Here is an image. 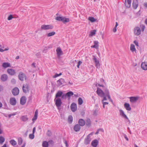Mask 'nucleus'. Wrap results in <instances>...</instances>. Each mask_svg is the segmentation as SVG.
<instances>
[{"mask_svg": "<svg viewBox=\"0 0 147 147\" xmlns=\"http://www.w3.org/2000/svg\"><path fill=\"white\" fill-rule=\"evenodd\" d=\"M98 142L97 140H94L92 142L91 145L94 147H96L98 145Z\"/></svg>", "mask_w": 147, "mask_h": 147, "instance_id": "nucleus-24", "label": "nucleus"}, {"mask_svg": "<svg viewBox=\"0 0 147 147\" xmlns=\"http://www.w3.org/2000/svg\"><path fill=\"white\" fill-rule=\"evenodd\" d=\"M16 100L14 97L11 98L10 99L9 103L12 105H15L16 104Z\"/></svg>", "mask_w": 147, "mask_h": 147, "instance_id": "nucleus-12", "label": "nucleus"}, {"mask_svg": "<svg viewBox=\"0 0 147 147\" xmlns=\"http://www.w3.org/2000/svg\"><path fill=\"white\" fill-rule=\"evenodd\" d=\"M23 91L25 93H27L29 90V87L27 84H24L22 87Z\"/></svg>", "mask_w": 147, "mask_h": 147, "instance_id": "nucleus-9", "label": "nucleus"}, {"mask_svg": "<svg viewBox=\"0 0 147 147\" xmlns=\"http://www.w3.org/2000/svg\"><path fill=\"white\" fill-rule=\"evenodd\" d=\"M2 66L3 67L5 68L9 67H11V64L10 63L8 62H4L2 64Z\"/></svg>", "mask_w": 147, "mask_h": 147, "instance_id": "nucleus-22", "label": "nucleus"}, {"mask_svg": "<svg viewBox=\"0 0 147 147\" xmlns=\"http://www.w3.org/2000/svg\"><path fill=\"white\" fill-rule=\"evenodd\" d=\"M63 94V92L60 90L58 91L55 95V98H59V97H61Z\"/></svg>", "mask_w": 147, "mask_h": 147, "instance_id": "nucleus-20", "label": "nucleus"}, {"mask_svg": "<svg viewBox=\"0 0 147 147\" xmlns=\"http://www.w3.org/2000/svg\"><path fill=\"white\" fill-rule=\"evenodd\" d=\"M144 6L145 7L147 8V3H145L144 4Z\"/></svg>", "mask_w": 147, "mask_h": 147, "instance_id": "nucleus-64", "label": "nucleus"}, {"mask_svg": "<svg viewBox=\"0 0 147 147\" xmlns=\"http://www.w3.org/2000/svg\"><path fill=\"white\" fill-rule=\"evenodd\" d=\"M62 75L61 73H60L59 74H56L55 75L53 76V78H56L58 76H61Z\"/></svg>", "mask_w": 147, "mask_h": 147, "instance_id": "nucleus-47", "label": "nucleus"}, {"mask_svg": "<svg viewBox=\"0 0 147 147\" xmlns=\"http://www.w3.org/2000/svg\"><path fill=\"white\" fill-rule=\"evenodd\" d=\"M48 142L49 144H53V142L51 140H49Z\"/></svg>", "mask_w": 147, "mask_h": 147, "instance_id": "nucleus-55", "label": "nucleus"}, {"mask_svg": "<svg viewBox=\"0 0 147 147\" xmlns=\"http://www.w3.org/2000/svg\"><path fill=\"white\" fill-rule=\"evenodd\" d=\"M80 126L79 124H76L74 127V129L76 131H79L80 129Z\"/></svg>", "mask_w": 147, "mask_h": 147, "instance_id": "nucleus-26", "label": "nucleus"}, {"mask_svg": "<svg viewBox=\"0 0 147 147\" xmlns=\"http://www.w3.org/2000/svg\"><path fill=\"white\" fill-rule=\"evenodd\" d=\"M13 18V16L12 15H10L8 18L7 19L9 20H10Z\"/></svg>", "mask_w": 147, "mask_h": 147, "instance_id": "nucleus-52", "label": "nucleus"}, {"mask_svg": "<svg viewBox=\"0 0 147 147\" xmlns=\"http://www.w3.org/2000/svg\"><path fill=\"white\" fill-rule=\"evenodd\" d=\"M11 82L12 83L14 84L16 82V80L14 79H13L11 80Z\"/></svg>", "mask_w": 147, "mask_h": 147, "instance_id": "nucleus-58", "label": "nucleus"}, {"mask_svg": "<svg viewBox=\"0 0 147 147\" xmlns=\"http://www.w3.org/2000/svg\"><path fill=\"white\" fill-rule=\"evenodd\" d=\"M16 115L15 113H13L9 115L8 116L9 118H10L12 116H14Z\"/></svg>", "mask_w": 147, "mask_h": 147, "instance_id": "nucleus-53", "label": "nucleus"}, {"mask_svg": "<svg viewBox=\"0 0 147 147\" xmlns=\"http://www.w3.org/2000/svg\"><path fill=\"white\" fill-rule=\"evenodd\" d=\"M63 17L62 16H57L56 18V20H58L59 21H62V19L63 18Z\"/></svg>", "mask_w": 147, "mask_h": 147, "instance_id": "nucleus-42", "label": "nucleus"}, {"mask_svg": "<svg viewBox=\"0 0 147 147\" xmlns=\"http://www.w3.org/2000/svg\"><path fill=\"white\" fill-rule=\"evenodd\" d=\"M134 43L135 44V45L137 46L138 47V41L137 40H134Z\"/></svg>", "mask_w": 147, "mask_h": 147, "instance_id": "nucleus-51", "label": "nucleus"}, {"mask_svg": "<svg viewBox=\"0 0 147 147\" xmlns=\"http://www.w3.org/2000/svg\"><path fill=\"white\" fill-rule=\"evenodd\" d=\"M28 119L27 116L26 115L23 116L21 117V119L24 122L28 121Z\"/></svg>", "mask_w": 147, "mask_h": 147, "instance_id": "nucleus-29", "label": "nucleus"}, {"mask_svg": "<svg viewBox=\"0 0 147 147\" xmlns=\"http://www.w3.org/2000/svg\"><path fill=\"white\" fill-rule=\"evenodd\" d=\"M57 82L58 86L62 87L63 86V84H64L65 80L63 79L60 78L57 81Z\"/></svg>", "mask_w": 147, "mask_h": 147, "instance_id": "nucleus-7", "label": "nucleus"}, {"mask_svg": "<svg viewBox=\"0 0 147 147\" xmlns=\"http://www.w3.org/2000/svg\"><path fill=\"white\" fill-rule=\"evenodd\" d=\"M104 93L105 95L107 97L109 95H110L109 90L107 89H106L105 90Z\"/></svg>", "mask_w": 147, "mask_h": 147, "instance_id": "nucleus-40", "label": "nucleus"}, {"mask_svg": "<svg viewBox=\"0 0 147 147\" xmlns=\"http://www.w3.org/2000/svg\"><path fill=\"white\" fill-rule=\"evenodd\" d=\"M93 132H92L88 135L87 137L84 139V143L85 144L87 145L90 144V142L91 140L90 138L91 136L93 135Z\"/></svg>", "mask_w": 147, "mask_h": 147, "instance_id": "nucleus-2", "label": "nucleus"}, {"mask_svg": "<svg viewBox=\"0 0 147 147\" xmlns=\"http://www.w3.org/2000/svg\"><path fill=\"white\" fill-rule=\"evenodd\" d=\"M73 118L72 116L71 115L69 116L68 118V121L70 123H71L73 121Z\"/></svg>", "mask_w": 147, "mask_h": 147, "instance_id": "nucleus-39", "label": "nucleus"}, {"mask_svg": "<svg viewBox=\"0 0 147 147\" xmlns=\"http://www.w3.org/2000/svg\"><path fill=\"white\" fill-rule=\"evenodd\" d=\"M113 31L114 32H115L117 31V29L116 28L114 27L113 29Z\"/></svg>", "mask_w": 147, "mask_h": 147, "instance_id": "nucleus-63", "label": "nucleus"}, {"mask_svg": "<svg viewBox=\"0 0 147 147\" xmlns=\"http://www.w3.org/2000/svg\"><path fill=\"white\" fill-rule=\"evenodd\" d=\"M130 49L133 52L136 51V49L135 46L133 44H131L130 46Z\"/></svg>", "mask_w": 147, "mask_h": 147, "instance_id": "nucleus-32", "label": "nucleus"}, {"mask_svg": "<svg viewBox=\"0 0 147 147\" xmlns=\"http://www.w3.org/2000/svg\"><path fill=\"white\" fill-rule=\"evenodd\" d=\"M140 27L141 28L142 31V32L144 31L145 28V26L144 25H140Z\"/></svg>", "mask_w": 147, "mask_h": 147, "instance_id": "nucleus-48", "label": "nucleus"}, {"mask_svg": "<svg viewBox=\"0 0 147 147\" xmlns=\"http://www.w3.org/2000/svg\"><path fill=\"white\" fill-rule=\"evenodd\" d=\"M96 31L95 30H92L90 32L89 34L90 36H92L94 35H95L96 34Z\"/></svg>", "mask_w": 147, "mask_h": 147, "instance_id": "nucleus-37", "label": "nucleus"}, {"mask_svg": "<svg viewBox=\"0 0 147 147\" xmlns=\"http://www.w3.org/2000/svg\"><path fill=\"white\" fill-rule=\"evenodd\" d=\"M19 93V90L17 87L15 88L12 90V93L14 96L18 95Z\"/></svg>", "mask_w": 147, "mask_h": 147, "instance_id": "nucleus-11", "label": "nucleus"}, {"mask_svg": "<svg viewBox=\"0 0 147 147\" xmlns=\"http://www.w3.org/2000/svg\"><path fill=\"white\" fill-rule=\"evenodd\" d=\"M38 111L36 110L35 112L34 116L32 119V121H35L37 119L38 117Z\"/></svg>", "mask_w": 147, "mask_h": 147, "instance_id": "nucleus-25", "label": "nucleus"}, {"mask_svg": "<svg viewBox=\"0 0 147 147\" xmlns=\"http://www.w3.org/2000/svg\"><path fill=\"white\" fill-rule=\"evenodd\" d=\"M56 51L58 57L60 56L63 54V51L60 47H58L56 50Z\"/></svg>", "mask_w": 147, "mask_h": 147, "instance_id": "nucleus-15", "label": "nucleus"}, {"mask_svg": "<svg viewBox=\"0 0 147 147\" xmlns=\"http://www.w3.org/2000/svg\"><path fill=\"white\" fill-rule=\"evenodd\" d=\"M71 110L73 112H75L77 109V107L76 104L74 103H72L70 106Z\"/></svg>", "mask_w": 147, "mask_h": 147, "instance_id": "nucleus-10", "label": "nucleus"}, {"mask_svg": "<svg viewBox=\"0 0 147 147\" xmlns=\"http://www.w3.org/2000/svg\"><path fill=\"white\" fill-rule=\"evenodd\" d=\"M35 130H36V127H34L33 129L32 134H34L35 131Z\"/></svg>", "mask_w": 147, "mask_h": 147, "instance_id": "nucleus-61", "label": "nucleus"}, {"mask_svg": "<svg viewBox=\"0 0 147 147\" xmlns=\"http://www.w3.org/2000/svg\"><path fill=\"white\" fill-rule=\"evenodd\" d=\"M82 63V62L81 61H79L78 63V65H77V67L78 68H79L80 67V65Z\"/></svg>", "mask_w": 147, "mask_h": 147, "instance_id": "nucleus-49", "label": "nucleus"}, {"mask_svg": "<svg viewBox=\"0 0 147 147\" xmlns=\"http://www.w3.org/2000/svg\"><path fill=\"white\" fill-rule=\"evenodd\" d=\"M131 2V0H125V4L127 7L129 8L130 7Z\"/></svg>", "mask_w": 147, "mask_h": 147, "instance_id": "nucleus-17", "label": "nucleus"}, {"mask_svg": "<svg viewBox=\"0 0 147 147\" xmlns=\"http://www.w3.org/2000/svg\"><path fill=\"white\" fill-rule=\"evenodd\" d=\"M62 22L64 24H66L69 21V19L68 18H66L65 17H63L62 19Z\"/></svg>", "mask_w": 147, "mask_h": 147, "instance_id": "nucleus-31", "label": "nucleus"}, {"mask_svg": "<svg viewBox=\"0 0 147 147\" xmlns=\"http://www.w3.org/2000/svg\"><path fill=\"white\" fill-rule=\"evenodd\" d=\"M74 95V93L70 91L66 93L67 97H70Z\"/></svg>", "mask_w": 147, "mask_h": 147, "instance_id": "nucleus-35", "label": "nucleus"}, {"mask_svg": "<svg viewBox=\"0 0 147 147\" xmlns=\"http://www.w3.org/2000/svg\"><path fill=\"white\" fill-rule=\"evenodd\" d=\"M133 7L134 9H136L138 6V2L137 0H133L132 3Z\"/></svg>", "mask_w": 147, "mask_h": 147, "instance_id": "nucleus-16", "label": "nucleus"}, {"mask_svg": "<svg viewBox=\"0 0 147 147\" xmlns=\"http://www.w3.org/2000/svg\"><path fill=\"white\" fill-rule=\"evenodd\" d=\"M7 71L8 73L11 76L14 75L16 73V71L15 70L11 69H8Z\"/></svg>", "mask_w": 147, "mask_h": 147, "instance_id": "nucleus-14", "label": "nucleus"}, {"mask_svg": "<svg viewBox=\"0 0 147 147\" xmlns=\"http://www.w3.org/2000/svg\"><path fill=\"white\" fill-rule=\"evenodd\" d=\"M7 75L5 74H3L1 76V80L2 81L4 82L7 80Z\"/></svg>", "mask_w": 147, "mask_h": 147, "instance_id": "nucleus-23", "label": "nucleus"}, {"mask_svg": "<svg viewBox=\"0 0 147 147\" xmlns=\"http://www.w3.org/2000/svg\"><path fill=\"white\" fill-rule=\"evenodd\" d=\"M83 102L82 99L81 98H79L78 99V103L79 105H81Z\"/></svg>", "mask_w": 147, "mask_h": 147, "instance_id": "nucleus-44", "label": "nucleus"}, {"mask_svg": "<svg viewBox=\"0 0 147 147\" xmlns=\"http://www.w3.org/2000/svg\"><path fill=\"white\" fill-rule=\"evenodd\" d=\"M98 131H102V132H104V130L103 129H102V128H99V129H98Z\"/></svg>", "mask_w": 147, "mask_h": 147, "instance_id": "nucleus-62", "label": "nucleus"}, {"mask_svg": "<svg viewBox=\"0 0 147 147\" xmlns=\"http://www.w3.org/2000/svg\"><path fill=\"white\" fill-rule=\"evenodd\" d=\"M26 98L25 96H22L20 99V103L22 105H24L26 102Z\"/></svg>", "mask_w": 147, "mask_h": 147, "instance_id": "nucleus-13", "label": "nucleus"}, {"mask_svg": "<svg viewBox=\"0 0 147 147\" xmlns=\"http://www.w3.org/2000/svg\"><path fill=\"white\" fill-rule=\"evenodd\" d=\"M5 140V138L2 136H0V144H2Z\"/></svg>", "mask_w": 147, "mask_h": 147, "instance_id": "nucleus-36", "label": "nucleus"}, {"mask_svg": "<svg viewBox=\"0 0 147 147\" xmlns=\"http://www.w3.org/2000/svg\"><path fill=\"white\" fill-rule=\"evenodd\" d=\"M119 111L121 115L127 119H128V118L126 115L125 114L124 111L120 109L119 110Z\"/></svg>", "mask_w": 147, "mask_h": 147, "instance_id": "nucleus-19", "label": "nucleus"}, {"mask_svg": "<svg viewBox=\"0 0 147 147\" xmlns=\"http://www.w3.org/2000/svg\"><path fill=\"white\" fill-rule=\"evenodd\" d=\"M10 143L13 146L16 145L17 144V142L13 139L9 141Z\"/></svg>", "mask_w": 147, "mask_h": 147, "instance_id": "nucleus-33", "label": "nucleus"}, {"mask_svg": "<svg viewBox=\"0 0 147 147\" xmlns=\"http://www.w3.org/2000/svg\"><path fill=\"white\" fill-rule=\"evenodd\" d=\"M106 96H107L105 95L103 97V98L102 101H103V102H104V100H107Z\"/></svg>", "mask_w": 147, "mask_h": 147, "instance_id": "nucleus-56", "label": "nucleus"}, {"mask_svg": "<svg viewBox=\"0 0 147 147\" xmlns=\"http://www.w3.org/2000/svg\"><path fill=\"white\" fill-rule=\"evenodd\" d=\"M42 146L43 147H48V142L46 141H43L42 142Z\"/></svg>", "mask_w": 147, "mask_h": 147, "instance_id": "nucleus-34", "label": "nucleus"}, {"mask_svg": "<svg viewBox=\"0 0 147 147\" xmlns=\"http://www.w3.org/2000/svg\"><path fill=\"white\" fill-rule=\"evenodd\" d=\"M102 104H104L105 105H108L109 103L107 102H103V101H102Z\"/></svg>", "mask_w": 147, "mask_h": 147, "instance_id": "nucleus-59", "label": "nucleus"}, {"mask_svg": "<svg viewBox=\"0 0 147 147\" xmlns=\"http://www.w3.org/2000/svg\"><path fill=\"white\" fill-rule=\"evenodd\" d=\"M141 67L144 70H147V64L145 63H142L141 64Z\"/></svg>", "mask_w": 147, "mask_h": 147, "instance_id": "nucleus-30", "label": "nucleus"}, {"mask_svg": "<svg viewBox=\"0 0 147 147\" xmlns=\"http://www.w3.org/2000/svg\"><path fill=\"white\" fill-rule=\"evenodd\" d=\"M18 78L20 80L23 81L24 80V79L25 80L26 79V76L24 73L20 72L19 74Z\"/></svg>", "mask_w": 147, "mask_h": 147, "instance_id": "nucleus-4", "label": "nucleus"}, {"mask_svg": "<svg viewBox=\"0 0 147 147\" xmlns=\"http://www.w3.org/2000/svg\"><path fill=\"white\" fill-rule=\"evenodd\" d=\"M53 26L51 25H42L41 26V29L44 30L52 29Z\"/></svg>", "mask_w": 147, "mask_h": 147, "instance_id": "nucleus-3", "label": "nucleus"}, {"mask_svg": "<svg viewBox=\"0 0 147 147\" xmlns=\"http://www.w3.org/2000/svg\"><path fill=\"white\" fill-rule=\"evenodd\" d=\"M141 30L140 27H137L134 29V33L135 35L138 36L141 33Z\"/></svg>", "mask_w": 147, "mask_h": 147, "instance_id": "nucleus-8", "label": "nucleus"}, {"mask_svg": "<svg viewBox=\"0 0 147 147\" xmlns=\"http://www.w3.org/2000/svg\"><path fill=\"white\" fill-rule=\"evenodd\" d=\"M108 99H109V100L110 101L113 102V101L112 99L111 98V96L110 95H109L107 97Z\"/></svg>", "mask_w": 147, "mask_h": 147, "instance_id": "nucleus-57", "label": "nucleus"}, {"mask_svg": "<svg viewBox=\"0 0 147 147\" xmlns=\"http://www.w3.org/2000/svg\"><path fill=\"white\" fill-rule=\"evenodd\" d=\"M23 142V140L20 137L18 139V143L19 145H21Z\"/></svg>", "mask_w": 147, "mask_h": 147, "instance_id": "nucleus-41", "label": "nucleus"}, {"mask_svg": "<svg viewBox=\"0 0 147 147\" xmlns=\"http://www.w3.org/2000/svg\"><path fill=\"white\" fill-rule=\"evenodd\" d=\"M97 88V89L96 91V92L98 95L102 97H103L105 95L104 92L102 90L99 88Z\"/></svg>", "mask_w": 147, "mask_h": 147, "instance_id": "nucleus-6", "label": "nucleus"}, {"mask_svg": "<svg viewBox=\"0 0 147 147\" xmlns=\"http://www.w3.org/2000/svg\"><path fill=\"white\" fill-rule=\"evenodd\" d=\"M79 123L80 126H83L85 125V122L83 119H80L79 121Z\"/></svg>", "mask_w": 147, "mask_h": 147, "instance_id": "nucleus-28", "label": "nucleus"}, {"mask_svg": "<svg viewBox=\"0 0 147 147\" xmlns=\"http://www.w3.org/2000/svg\"><path fill=\"white\" fill-rule=\"evenodd\" d=\"M94 45L91 46L92 48H95L96 49L98 48V42L97 41H94Z\"/></svg>", "mask_w": 147, "mask_h": 147, "instance_id": "nucleus-21", "label": "nucleus"}, {"mask_svg": "<svg viewBox=\"0 0 147 147\" xmlns=\"http://www.w3.org/2000/svg\"><path fill=\"white\" fill-rule=\"evenodd\" d=\"M124 106L126 110L128 111H130L131 110V108L129 103H125L124 104Z\"/></svg>", "mask_w": 147, "mask_h": 147, "instance_id": "nucleus-27", "label": "nucleus"}, {"mask_svg": "<svg viewBox=\"0 0 147 147\" xmlns=\"http://www.w3.org/2000/svg\"><path fill=\"white\" fill-rule=\"evenodd\" d=\"M98 112V111L97 110L95 111L94 112V115H97V113Z\"/></svg>", "mask_w": 147, "mask_h": 147, "instance_id": "nucleus-60", "label": "nucleus"}, {"mask_svg": "<svg viewBox=\"0 0 147 147\" xmlns=\"http://www.w3.org/2000/svg\"><path fill=\"white\" fill-rule=\"evenodd\" d=\"M88 20L91 21L92 22H95L96 21V19H94V18L92 17H89Z\"/></svg>", "mask_w": 147, "mask_h": 147, "instance_id": "nucleus-38", "label": "nucleus"}, {"mask_svg": "<svg viewBox=\"0 0 147 147\" xmlns=\"http://www.w3.org/2000/svg\"><path fill=\"white\" fill-rule=\"evenodd\" d=\"M66 97L67 96L66 95V94H63L62 96H61V98L63 99H65Z\"/></svg>", "mask_w": 147, "mask_h": 147, "instance_id": "nucleus-50", "label": "nucleus"}, {"mask_svg": "<svg viewBox=\"0 0 147 147\" xmlns=\"http://www.w3.org/2000/svg\"><path fill=\"white\" fill-rule=\"evenodd\" d=\"M54 101L55 102V104L57 108L58 109L60 110L61 109L60 107L62 104L61 99L60 98H55Z\"/></svg>", "mask_w": 147, "mask_h": 147, "instance_id": "nucleus-1", "label": "nucleus"}, {"mask_svg": "<svg viewBox=\"0 0 147 147\" xmlns=\"http://www.w3.org/2000/svg\"><path fill=\"white\" fill-rule=\"evenodd\" d=\"M55 34V32H49L47 34V36L48 37H50L54 35Z\"/></svg>", "mask_w": 147, "mask_h": 147, "instance_id": "nucleus-43", "label": "nucleus"}, {"mask_svg": "<svg viewBox=\"0 0 147 147\" xmlns=\"http://www.w3.org/2000/svg\"><path fill=\"white\" fill-rule=\"evenodd\" d=\"M91 124V121L89 119H87L86 120V125L89 126Z\"/></svg>", "mask_w": 147, "mask_h": 147, "instance_id": "nucleus-45", "label": "nucleus"}, {"mask_svg": "<svg viewBox=\"0 0 147 147\" xmlns=\"http://www.w3.org/2000/svg\"><path fill=\"white\" fill-rule=\"evenodd\" d=\"M34 134H30L29 135V138L31 139H33L34 138Z\"/></svg>", "mask_w": 147, "mask_h": 147, "instance_id": "nucleus-46", "label": "nucleus"}, {"mask_svg": "<svg viewBox=\"0 0 147 147\" xmlns=\"http://www.w3.org/2000/svg\"><path fill=\"white\" fill-rule=\"evenodd\" d=\"M123 135L124 136V137L125 139L127 141H128L129 140V139L127 137V135L125 134H123Z\"/></svg>", "mask_w": 147, "mask_h": 147, "instance_id": "nucleus-54", "label": "nucleus"}, {"mask_svg": "<svg viewBox=\"0 0 147 147\" xmlns=\"http://www.w3.org/2000/svg\"><path fill=\"white\" fill-rule=\"evenodd\" d=\"M92 57H93V59L95 63V66L97 68H99L100 66L99 61L97 59L95 56L93 55Z\"/></svg>", "mask_w": 147, "mask_h": 147, "instance_id": "nucleus-5", "label": "nucleus"}, {"mask_svg": "<svg viewBox=\"0 0 147 147\" xmlns=\"http://www.w3.org/2000/svg\"><path fill=\"white\" fill-rule=\"evenodd\" d=\"M130 101L131 102H134L137 101L138 98L137 97H131L129 98Z\"/></svg>", "mask_w": 147, "mask_h": 147, "instance_id": "nucleus-18", "label": "nucleus"}]
</instances>
